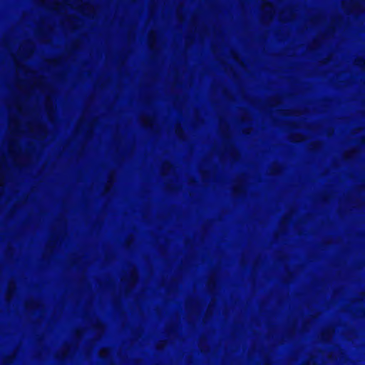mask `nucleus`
<instances>
[{"mask_svg":"<svg viewBox=\"0 0 365 365\" xmlns=\"http://www.w3.org/2000/svg\"><path fill=\"white\" fill-rule=\"evenodd\" d=\"M262 11L264 14V18L267 21H270L274 19L275 14L274 6L270 2L267 1V0H263Z\"/></svg>","mask_w":365,"mask_h":365,"instance_id":"1","label":"nucleus"},{"mask_svg":"<svg viewBox=\"0 0 365 365\" xmlns=\"http://www.w3.org/2000/svg\"><path fill=\"white\" fill-rule=\"evenodd\" d=\"M65 2L68 5L74 4V7L81 12L85 10H91V6L88 4L83 3L81 0H66Z\"/></svg>","mask_w":365,"mask_h":365,"instance_id":"2","label":"nucleus"},{"mask_svg":"<svg viewBox=\"0 0 365 365\" xmlns=\"http://www.w3.org/2000/svg\"><path fill=\"white\" fill-rule=\"evenodd\" d=\"M342 6L348 13H353L359 6L357 0H343Z\"/></svg>","mask_w":365,"mask_h":365,"instance_id":"3","label":"nucleus"},{"mask_svg":"<svg viewBox=\"0 0 365 365\" xmlns=\"http://www.w3.org/2000/svg\"><path fill=\"white\" fill-rule=\"evenodd\" d=\"M20 120L17 117L11 116L9 118V128L14 133H17L20 130Z\"/></svg>","mask_w":365,"mask_h":365,"instance_id":"4","label":"nucleus"},{"mask_svg":"<svg viewBox=\"0 0 365 365\" xmlns=\"http://www.w3.org/2000/svg\"><path fill=\"white\" fill-rule=\"evenodd\" d=\"M155 43V34L153 32H150L149 34V43L150 47H153Z\"/></svg>","mask_w":365,"mask_h":365,"instance_id":"5","label":"nucleus"},{"mask_svg":"<svg viewBox=\"0 0 365 365\" xmlns=\"http://www.w3.org/2000/svg\"><path fill=\"white\" fill-rule=\"evenodd\" d=\"M101 357H106L108 354V349L103 348L100 350L99 352Z\"/></svg>","mask_w":365,"mask_h":365,"instance_id":"6","label":"nucleus"},{"mask_svg":"<svg viewBox=\"0 0 365 365\" xmlns=\"http://www.w3.org/2000/svg\"><path fill=\"white\" fill-rule=\"evenodd\" d=\"M14 289V287L13 286V284H9V291L7 293L8 299H9L11 298Z\"/></svg>","mask_w":365,"mask_h":365,"instance_id":"7","label":"nucleus"},{"mask_svg":"<svg viewBox=\"0 0 365 365\" xmlns=\"http://www.w3.org/2000/svg\"><path fill=\"white\" fill-rule=\"evenodd\" d=\"M60 6H61V4L60 2H54L53 4V6H52V9L55 11H58L59 9H60Z\"/></svg>","mask_w":365,"mask_h":365,"instance_id":"8","label":"nucleus"},{"mask_svg":"<svg viewBox=\"0 0 365 365\" xmlns=\"http://www.w3.org/2000/svg\"><path fill=\"white\" fill-rule=\"evenodd\" d=\"M303 140V137L302 135H297L293 138V141L295 142H301Z\"/></svg>","mask_w":365,"mask_h":365,"instance_id":"9","label":"nucleus"},{"mask_svg":"<svg viewBox=\"0 0 365 365\" xmlns=\"http://www.w3.org/2000/svg\"><path fill=\"white\" fill-rule=\"evenodd\" d=\"M4 183V175L0 173V187L3 186Z\"/></svg>","mask_w":365,"mask_h":365,"instance_id":"10","label":"nucleus"},{"mask_svg":"<svg viewBox=\"0 0 365 365\" xmlns=\"http://www.w3.org/2000/svg\"><path fill=\"white\" fill-rule=\"evenodd\" d=\"M15 107L16 108V110L19 111V112H21V105L19 103H15Z\"/></svg>","mask_w":365,"mask_h":365,"instance_id":"11","label":"nucleus"},{"mask_svg":"<svg viewBox=\"0 0 365 365\" xmlns=\"http://www.w3.org/2000/svg\"><path fill=\"white\" fill-rule=\"evenodd\" d=\"M145 124L148 125H150L152 124V119L150 118H147L145 120Z\"/></svg>","mask_w":365,"mask_h":365,"instance_id":"12","label":"nucleus"},{"mask_svg":"<svg viewBox=\"0 0 365 365\" xmlns=\"http://www.w3.org/2000/svg\"><path fill=\"white\" fill-rule=\"evenodd\" d=\"M46 1H47V0H38V1L39 2V4H41V5H44V4H46Z\"/></svg>","mask_w":365,"mask_h":365,"instance_id":"13","label":"nucleus"},{"mask_svg":"<svg viewBox=\"0 0 365 365\" xmlns=\"http://www.w3.org/2000/svg\"><path fill=\"white\" fill-rule=\"evenodd\" d=\"M164 167H168V168H170V165L168 164V163H165L163 165Z\"/></svg>","mask_w":365,"mask_h":365,"instance_id":"14","label":"nucleus"}]
</instances>
